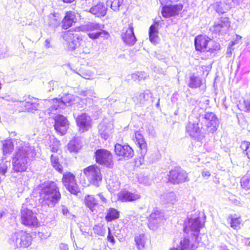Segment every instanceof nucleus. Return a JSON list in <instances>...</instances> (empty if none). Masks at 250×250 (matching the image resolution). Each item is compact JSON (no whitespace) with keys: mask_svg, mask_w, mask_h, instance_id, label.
Here are the masks:
<instances>
[{"mask_svg":"<svg viewBox=\"0 0 250 250\" xmlns=\"http://www.w3.org/2000/svg\"><path fill=\"white\" fill-rule=\"evenodd\" d=\"M184 231L187 235L181 240L180 249L181 250H195L198 247L200 241V229L204 226L202 222L199 213L195 212L188 216V220L185 222Z\"/></svg>","mask_w":250,"mask_h":250,"instance_id":"1","label":"nucleus"},{"mask_svg":"<svg viewBox=\"0 0 250 250\" xmlns=\"http://www.w3.org/2000/svg\"><path fill=\"white\" fill-rule=\"evenodd\" d=\"M35 155L34 146L28 143L17 140L15 151L12 156L13 170L16 172L25 171L28 162Z\"/></svg>","mask_w":250,"mask_h":250,"instance_id":"2","label":"nucleus"},{"mask_svg":"<svg viewBox=\"0 0 250 250\" xmlns=\"http://www.w3.org/2000/svg\"><path fill=\"white\" fill-rule=\"evenodd\" d=\"M40 195L39 202L42 207L53 208L61 197L59 188L56 183L48 181L38 187Z\"/></svg>","mask_w":250,"mask_h":250,"instance_id":"3","label":"nucleus"},{"mask_svg":"<svg viewBox=\"0 0 250 250\" xmlns=\"http://www.w3.org/2000/svg\"><path fill=\"white\" fill-rule=\"evenodd\" d=\"M32 237L29 233L20 230L12 233L9 239V243L14 248H27L32 243Z\"/></svg>","mask_w":250,"mask_h":250,"instance_id":"4","label":"nucleus"},{"mask_svg":"<svg viewBox=\"0 0 250 250\" xmlns=\"http://www.w3.org/2000/svg\"><path fill=\"white\" fill-rule=\"evenodd\" d=\"M104 25L96 22H89L82 27L83 31L87 33L88 37L92 40H96L100 37L108 39L109 34L104 30Z\"/></svg>","mask_w":250,"mask_h":250,"instance_id":"5","label":"nucleus"},{"mask_svg":"<svg viewBox=\"0 0 250 250\" xmlns=\"http://www.w3.org/2000/svg\"><path fill=\"white\" fill-rule=\"evenodd\" d=\"M24 106V110L28 112L34 113L39 109H42L51 104V100L44 99L40 100L33 97L29 96L21 103Z\"/></svg>","mask_w":250,"mask_h":250,"instance_id":"6","label":"nucleus"},{"mask_svg":"<svg viewBox=\"0 0 250 250\" xmlns=\"http://www.w3.org/2000/svg\"><path fill=\"white\" fill-rule=\"evenodd\" d=\"M194 44L196 50L201 52H212L213 50L219 49L220 46L218 43L203 36L196 37L194 40Z\"/></svg>","mask_w":250,"mask_h":250,"instance_id":"7","label":"nucleus"},{"mask_svg":"<svg viewBox=\"0 0 250 250\" xmlns=\"http://www.w3.org/2000/svg\"><path fill=\"white\" fill-rule=\"evenodd\" d=\"M202 129L205 133H213L217 129L218 120L214 113L207 112L205 114Z\"/></svg>","mask_w":250,"mask_h":250,"instance_id":"8","label":"nucleus"},{"mask_svg":"<svg viewBox=\"0 0 250 250\" xmlns=\"http://www.w3.org/2000/svg\"><path fill=\"white\" fill-rule=\"evenodd\" d=\"M21 222L24 226L31 228L38 227L39 222L36 214L31 209L23 205L21 209Z\"/></svg>","mask_w":250,"mask_h":250,"instance_id":"9","label":"nucleus"},{"mask_svg":"<svg viewBox=\"0 0 250 250\" xmlns=\"http://www.w3.org/2000/svg\"><path fill=\"white\" fill-rule=\"evenodd\" d=\"M83 173L89 182L96 187L99 186L102 179L99 167L96 165H91L83 170Z\"/></svg>","mask_w":250,"mask_h":250,"instance_id":"10","label":"nucleus"},{"mask_svg":"<svg viewBox=\"0 0 250 250\" xmlns=\"http://www.w3.org/2000/svg\"><path fill=\"white\" fill-rule=\"evenodd\" d=\"M62 183L66 189L71 193L77 195L80 191L75 175L70 172L63 174Z\"/></svg>","mask_w":250,"mask_h":250,"instance_id":"11","label":"nucleus"},{"mask_svg":"<svg viewBox=\"0 0 250 250\" xmlns=\"http://www.w3.org/2000/svg\"><path fill=\"white\" fill-rule=\"evenodd\" d=\"M63 38L66 43V47L69 51H74L80 45V41L82 39L78 34H73L68 31L65 32Z\"/></svg>","mask_w":250,"mask_h":250,"instance_id":"12","label":"nucleus"},{"mask_svg":"<svg viewBox=\"0 0 250 250\" xmlns=\"http://www.w3.org/2000/svg\"><path fill=\"white\" fill-rule=\"evenodd\" d=\"M95 156L97 163L107 167L112 165V155L108 150L99 149L95 152Z\"/></svg>","mask_w":250,"mask_h":250,"instance_id":"13","label":"nucleus"},{"mask_svg":"<svg viewBox=\"0 0 250 250\" xmlns=\"http://www.w3.org/2000/svg\"><path fill=\"white\" fill-rule=\"evenodd\" d=\"M122 38L124 42L129 46L135 44L137 40L134 35L132 23H129L123 28Z\"/></svg>","mask_w":250,"mask_h":250,"instance_id":"14","label":"nucleus"},{"mask_svg":"<svg viewBox=\"0 0 250 250\" xmlns=\"http://www.w3.org/2000/svg\"><path fill=\"white\" fill-rule=\"evenodd\" d=\"M74 97L72 95L68 94L62 99L55 98L51 100V106L52 109L57 110L59 109H63L66 106L70 105L72 104Z\"/></svg>","mask_w":250,"mask_h":250,"instance_id":"15","label":"nucleus"},{"mask_svg":"<svg viewBox=\"0 0 250 250\" xmlns=\"http://www.w3.org/2000/svg\"><path fill=\"white\" fill-rule=\"evenodd\" d=\"M230 26V22L227 17H221L215 22L210 30L215 34H224L226 33Z\"/></svg>","mask_w":250,"mask_h":250,"instance_id":"16","label":"nucleus"},{"mask_svg":"<svg viewBox=\"0 0 250 250\" xmlns=\"http://www.w3.org/2000/svg\"><path fill=\"white\" fill-rule=\"evenodd\" d=\"M114 151L116 154L122 157L125 160H128L134 156V151L128 145H121L117 144L114 146Z\"/></svg>","mask_w":250,"mask_h":250,"instance_id":"17","label":"nucleus"},{"mask_svg":"<svg viewBox=\"0 0 250 250\" xmlns=\"http://www.w3.org/2000/svg\"><path fill=\"white\" fill-rule=\"evenodd\" d=\"M168 180L173 184H179L188 181L187 173L181 169L171 170L168 175Z\"/></svg>","mask_w":250,"mask_h":250,"instance_id":"18","label":"nucleus"},{"mask_svg":"<svg viewBox=\"0 0 250 250\" xmlns=\"http://www.w3.org/2000/svg\"><path fill=\"white\" fill-rule=\"evenodd\" d=\"M164 219L163 212L158 209H154L148 218V226L150 229L154 230L161 224Z\"/></svg>","mask_w":250,"mask_h":250,"instance_id":"19","label":"nucleus"},{"mask_svg":"<svg viewBox=\"0 0 250 250\" xmlns=\"http://www.w3.org/2000/svg\"><path fill=\"white\" fill-rule=\"evenodd\" d=\"M91 118L86 113H83L76 118V123L77 125L80 128V130L84 132L89 129L91 127Z\"/></svg>","mask_w":250,"mask_h":250,"instance_id":"20","label":"nucleus"},{"mask_svg":"<svg viewBox=\"0 0 250 250\" xmlns=\"http://www.w3.org/2000/svg\"><path fill=\"white\" fill-rule=\"evenodd\" d=\"M55 130L61 135H63L66 131L68 121L66 118L62 115H58L54 118Z\"/></svg>","mask_w":250,"mask_h":250,"instance_id":"21","label":"nucleus"},{"mask_svg":"<svg viewBox=\"0 0 250 250\" xmlns=\"http://www.w3.org/2000/svg\"><path fill=\"white\" fill-rule=\"evenodd\" d=\"M182 8L183 5L180 4L166 5L163 7L161 13L164 17L167 18L178 14Z\"/></svg>","mask_w":250,"mask_h":250,"instance_id":"22","label":"nucleus"},{"mask_svg":"<svg viewBox=\"0 0 250 250\" xmlns=\"http://www.w3.org/2000/svg\"><path fill=\"white\" fill-rule=\"evenodd\" d=\"M186 131L192 138L197 139L202 134H205L199 126L198 124L196 122L189 121L186 126Z\"/></svg>","mask_w":250,"mask_h":250,"instance_id":"23","label":"nucleus"},{"mask_svg":"<svg viewBox=\"0 0 250 250\" xmlns=\"http://www.w3.org/2000/svg\"><path fill=\"white\" fill-rule=\"evenodd\" d=\"M118 200L123 202H131L141 198L140 194L136 193H132L127 190L121 191L118 194Z\"/></svg>","mask_w":250,"mask_h":250,"instance_id":"24","label":"nucleus"},{"mask_svg":"<svg viewBox=\"0 0 250 250\" xmlns=\"http://www.w3.org/2000/svg\"><path fill=\"white\" fill-rule=\"evenodd\" d=\"M177 201L178 198L173 192L165 193L160 196L161 203L167 207L174 205Z\"/></svg>","mask_w":250,"mask_h":250,"instance_id":"25","label":"nucleus"},{"mask_svg":"<svg viewBox=\"0 0 250 250\" xmlns=\"http://www.w3.org/2000/svg\"><path fill=\"white\" fill-rule=\"evenodd\" d=\"M107 10V6L104 3L99 2L92 6L89 12L97 17L101 18L106 15Z\"/></svg>","mask_w":250,"mask_h":250,"instance_id":"26","label":"nucleus"},{"mask_svg":"<svg viewBox=\"0 0 250 250\" xmlns=\"http://www.w3.org/2000/svg\"><path fill=\"white\" fill-rule=\"evenodd\" d=\"M76 16L74 12L69 11L66 13L62 21V27L64 29H67L76 22Z\"/></svg>","mask_w":250,"mask_h":250,"instance_id":"27","label":"nucleus"},{"mask_svg":"<svg viewBox=\"0 0 250 250\" xmlns=\"http://www.w3.org/2000/svg\"><path fill=\"white\" fill-rule=\"evenodd\" d=\"M151 97L152 94L151 92L147 90L143 93H136L132 98V99L136 104H144L145 102L151 98Z\"/></svg>","mask_w":250,"mask_h":250,"instance_id":"28","label":"nucleus"},{"mask_svg":"<svg viewBox=\"0 0 250 250\" xmlns=\"http://www.w3.org/2000/svg\"><path fill=\"white\" fill-rule=\"evenodd\" d=\"M135 135L136 144L140 149L141 156L144 157L147 152L146 143L144 137L139 132H136Z\"/></svg>","mask_w":250,"mask_h":250,"instance_id":"29","label":"nucleus"},{"mask_svg":"<svg viewBox=\"0 0 250 250\" xmlns=\"http://www.w3.org/2000/svg\"><path fill=\"white\" fill-rule=\"evenodd\" d=\"M157 26L156 24H152L149 29V38L150 42L154 44H156L158 42V30Z\"/></svg>","mask_w":250,"mask_h":250,"instance_id":"30","label":"nucleus"},{"mask_svg":"<svg viewBox=\"0 0 250 250\" xmlns=\"http://www.w3.org/2000/svg\"><path fill=\"white\" fill-rule=\"evenodd\" d=\"M119 217L120 211L115 208H110L106 210L105 220L109 222L118 219Z\"/></svg>","mask_w":250,"mask_h":250,"instance_id":"31","label":"nucleus"},{"mask_svg":"<svg viewBox=\"0 0 250 250\" xmlns=\"http://www.w3.org/2000/svg\"><path fill=\"white\" fill-rule=\"evenodd\" d=\"M84 203L86 207L89 208L92 212L96 211L95 208L98 205V202L93 195H87L85 196Z\"/></svg>","mask_w":250,"mask_h":250,"instance_id":"32","label":"nucleus"},{"mask_svg":"<svg viewBox=\"0 0 250 250\" xmlns=\"http://www.w3.org/2000/svg\"><path fill=\"white\" fill-rule=\"evenodd\" d=\"M213 8L216 12L219 14L224 13L229 10L231 7V3L229 2L228 3H226L225 5L224 2L220 1L216 2L213 5Z\"/></svg>","mask_w":250,"mask_h":250,"instance_id":"33","label":"nucleus"},{"mask_svg":"<svg viewBox=\"0 0 250 250\" xmlns=\"http://www.w3.org/2000/svg\"><path fill=\"white\" fill-rule=\"evenodd\" d=\"M229 220L230 221L231 228L236 230L240 229V224L242 220L240 216H238L236 214H230L229 216L228 221Z\"/></svg>","mask_w":250,"mask_h":250,"instance_id":"34","label":"nucleus"},{"mask_svg":"<svg viewBox=\"0 0 250 250\" xmlns=\"http://www.w3.org/2000/svg\"><path fill=\"white\" fill-rule=\"evenodd\" d=\"M124 0H108L107 4L110 5V8L115 12L121 10L123 6Z\"/></svg>","mask_w":250,"mask_h":250,"instance_id":"35","label":"nucleus"},{"mask_svg":"<svg viewBox=\"0 0 250 250\" xmlns=\"http://www.w3.org/2000/svg\"><path fill=\"white\" fill-rule=\"evenodd\" d=\"M136 245L139 250L143 249L145 246L146 238L144 234H140L135 237Z\"/></svg>","mask_w":250,"mask_h":250,"instance_id":"36","label":"nucleus"},{"mask_svg":"<svg viewBox=\"0 0 250 250\" xmlns=\"http://www.w3.org/2000/svg\"><path fill=\"white\" fill-rule=\"evenodd\" d=\"M81 146L79 140L76 138L70 141L68 144V149L70 152H78Z\"/></svg>","mask_w":250,"mask_h":250,"instance_id":"37","label":"nucleus"},{"mask_svg":"<svg viewBox=\"0 0 250 250\" xmlns=\"http://www.w3.org/2000/svg\"><path fill=\"white\" fill-rule=\"evenodd\" d=\"M51 162L53 167L55 168L59 173H62L63 171L62 167L59 162V158L57 155H51Z\"/></svg>","mask_w":250,"mask_h":250,"instance_id":"38","label":"nucleus"},{"mask_svg":"<svg viewBox=\"0 0 250 250\" xmlns=\"http://www.w3.org/2000/svg\"><path fill=\"white\" fill-rule=\"evenodd\" d=\"M48 25L52 28H56L60 25V20L57 14H51L48 16Z\"/></svg>","mask_w":250,"mask_h":250,"instance_id":"39","label":"nucleus"},{"mask_svg":"<svg viewBox=\"0 0 250 250\" xmlns=\"http://www.w3.org/2000/svg\"><path fill=\"white\" fill-rule=\"evenodd\" d=\"M14 148V145L12 140H6L3 143V152L4 155L11 153Z\"/></svg>","mask_w":250,"mask_h":250,"instance_id":"40","label":"nucleus"},{"mask_svg":"<svg viewBox=\"0 0 250 250\" xmlns=\"http://www.w3.org/2000/svg\"><path fill=\"white\" fill-rule=\"evenodd\" d=\"M11 166V163L9 161H6L5 159L0 160V174L1 176H5L7 172V169Z\"/></svg>","mask_w":250,"mask_h":250,"instance_id":"41","label":"nucleus"},{"mask_svg":"<svg viewBox=\"0 0 250 250\" xmlns=\"http://www.w3.org/2000/svg\"><path fill=\"white\" fill-rule=\"evenodd\" d=\"M202 84L201 79L198 77L192 76L190 77V81L188 86L193 88H196L200 87Z\"/></svg>","mask_w":250,"mask_h":250,"instance_id":"42","label":"nucleus"},{"mask_svg":"<svg viewBox=\"0 0 250 250\" xmlns=\"http://www.w3.org/2000/svg\"><path fill=\"white\" fill-rule=\"evenodd\" d=\"M240 148L243 150L244 153L246 154L249 159H250V143L244 141L242 142Z\"/></svg>","mask_w":250,"mask_h":250,"instance_id":"43","label":"nucleus"},{"mask_svg":"<svg viewBox=\"0 0 250 250\" xmlns=\"http://www.w3.org/2000/svg\"><path fill=\"white\" fill-rule=\"evenodd\" d=\"M148 77L146 73L144 72H138L133 73L131 75V77L134 81H141L145 80Z\"/></svg>","mask_w":250,"mask_h":250,"instance_id":"44","label":"nucleus"},{"mask_svg":"<svg viewBox=\"0 0 250 250\" xmlns=\"http://www.w3.org/2000/svg\"><path fill=\"white\" fill-rule=\"evenodd\" d=\"M241 186L242 188L247 190L250 189V177L245 176L241 179Z\"/></svg>","mask_w":250,"mask_h":250,"instance_id":"45","label":"nucleus"},{"mask_svg":"<svg viewBox=\"0 0 250 250\" xmlns=\"http://www.w3.org/2000/svg\"><path fill=\"white\" fill-rule=\"evenodd\" d=\"M93 230L96 234L100 236H104L105 233V229L102 225H95L93 228Z\"/></svg>","mask_w":250,"mask_h":250,"instance_id":"46","label":"nucleus"},{"mask_svg":"<svg viewBox=\"0 0 250 250\" xmlns=\"http://www.w3.org/2000/svg\"><path fill=\"white\" fill-rule=\"evenodd\" d=\"M138 181L140 183H142L146 186L150 185L151 183V180L147 177H140Z\"/></svg>","mask_w":250,"mask_h":250,"instance_id":"47","label":"nucleus"},{"mask_svg":"<svg viewBox=\"0 0 250 250\" xmlns=\"http://www.w3.org/2000/svg\"><path fill=\"white\" fill-rule=\"evenodd\" d=\"M108 235L107 237V240L108 242L111 243L112 245H113L115 242V239L111 233V230L109 228H108Z\"/></svg>","mask_w":250,"mask_h":250,"instance_id":"48","label":"nucleus"},{"mask_svg":"<svg viewBox=\"0 0 250 250\" xmlns=\"http://www.w3.org/2000/svg\"><path fill=\"white\" fill-rule=\"evenodd\" d=\"M56 144H55L54 145L50 146L51 150L53 152H57L59 149V142L56 141Z\"/></svg>","mask_w":250,"mask_h":250,"instance_id":"49","label":"nucleus"},{"mask_svg":"<svg viewBox=\"0 0 250 250\" xmlns=\"http://www.w3.org/2000/svg\"><path fill=\"white\" fill-rule=\"evenodd\" d=\"M61 209L62 212L64 215L66 216H69V215L70 214V212L66 207H65L64 205L62 206Z\"/></svg>","mask_w":250,"mask_h":250,"instance_id":"50","label":"nucleus"},{"mask_svg":"<svg viewBox=\"0 0 250 250\" xmlns=\"http://www.w3.org/2000/svg\"><path fill=\"white\" fill-rule=\"evenodd\" d=\"M50 235V233L46 232L44 233L43 232H39L38 236L41 238V239H46Z\"/></svg>","mask_w":250,"mask_h":250,"instance_id":"51","label":"nucleus"},{"mask_svg":"<svg viewBox=\"0 0 250 250\" xmlns=\"http://www.w3.org/2000/svg\"><path fill=\"white\" fill-rule=\"evenodd\" d=\"M202 175L203 177L208 178L210 176V173L208 170L204 169L202 172Z\"/></svg>","mask_w":250,"mask_h":250,"instance_id":"52","label":"nucleus"},{"mask_svg":"<svg viewBox=\"0 0 250 250\" xmlns=\"http://www.w3.org/2000/svg\"><path fill=\"white\" fill-rule=\"evenodd\" d=\"M59 249L60 250H68V246L65 244L61 243L59 245Z\"/></svg>","mask_w":250,"mask_h":250,"instance_id":"53","label":"nucleus"},{"mask_svg":"<svg viewBox=\"0 0 250 250\" xmlns=\"http://www.w3.org/2000/svg\"><path fill=\"white\" fill-rule=\"evenodd\" d=\"M82 77L86 79H90L92 77V74L91 73H83L82 75H80Z\"/></svg>","mask_w":250,"mask_h":250,"instance_id":"54","label":"nucleus"},{"mask_svg":"<svg viewBox=\"0 0 250 250\" xmlns=\"http://www.w3.org/2000/svg\"><path fill=\"white\" fill-rule=\"evenodd\" d=\"M97 195L99 196V197L100 198L101 200L103 203H105L107 202L106 199L104 196V195L102 194V193H99V194H97Z\"/></svg>","mask_w":250,"mask_h":250,"instance_id":"55","label":"nucleus"},{"mask_svg":"<svg viewBox=\"0 0 250 250\" xmlns=\"http://www.w3.org/2000/svg\"><path fill=\"white\" fill-rule=\"evenodd\" d=\"M50 41L49 39H46L45 41V46L46 48H49L50 47Z\"/></svg>","mask_w":250,"mask_h":250,"instance_id":"56","label":"nucleus"},{"mask_svg":"<svg viewBox=\"0 0 250 250\" xmlns=\"http://www.w3.org/2000/svg\"><path fill=\"white\" fill-rule=\"evenodd\" d=\"M101 135L105 140H106L108 138V135L106 134V132L104 133V131L101 133Z\"/></svg>","mask_w":250,"mask_h":250,"instance_id":"57","label":"nucleus"},{"mask_svg":"<svg viewBox=\"0 0 250 250\" xmlns=\"http://www.w3.org/2000/svg\"><path fill=\"white\" fill-rule=\"evenodd\" d=\"M57 83L55 81H51L49 82V86H50V87H54L55 84H56Z\"/></svg>","mask_w":250,"mask_h":250,"instance_id":"58","label":"nucleus"},{"mask_svg":"<svg viewBox=\"0 0 250 250\" xmlns=\"http://www.w3.org/2000/svg\"><path fill=\"white\" fill-rule=\"evenodd\" d=\"M5 212L4 211H0V219H1L5 215Z\"/></svg>","mask_w":250,"mask_h":250,"instance_id":"59","label":"nucleus"},{"mask_svg":"<svg viewBox=\"0 0 250 250\" xmlns=\"http://www.w3.org/2000/svg\"><path fill=\"white\" fill-rule=\"evenodd\" d=\"M244 0H232V2L236 3L239 4L240 2H242Z\"/></svg>","mask_w":250,"mask_h":250,"instance_id":"60","label":"nucleus"},{"mask_svg":"<svg viewBox=\"0 0 250 250\" xmlns=\"http://www.w3.org/2000/svg\"><path fill=\"white\" fill-rule=\"evenodd\" d=\"M82 95L84 96H86L89 94V92L88 91H83L82 92Z\"/></svg>","mask_w":250,"mask_h":250,"instance_id":"61","label":"nucleus"},{"mask_svg":"<svg viewBox=\"0 0 250 250\" xmlns=\"http://www.w3.org/2000/svg\"><path fill=\"white\" fill-rule=\"evenodd\" d=\"M156 56L158 60H162L163 59L160 54H157Z\"/></svg>","mask_w":250,"mask_h":250,"instance_id":"62","label":"nucleus"},{"mask_svg":"<svg viewBox=\"0 0 250 250\" xmlns=\"http://www.w3.org/2000/svg\"><path fill=\"white\" fill-rule=\"evenodd\" d=\"M63 2L66 3H71L74 0H62Z\"/></svg>","mask_w":250,"mask_h":250,"instance_id":"63","label":"nucleus"},{"mask_svg":"<svg viewBox=\"0 0 250 250\" xmlns=\"http://www.w3.org/2000/svg\"><path fill=\"white\" fill-rule=\"evenodd\" d=\"M230 50V47H229L228 48V50H227V54L228 55V54H229L231 53V51Z\"/></svg>","mask_w":250,"mask_h":250,"instance_id":"64","label":"nucleus"}]
</instances>
